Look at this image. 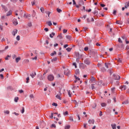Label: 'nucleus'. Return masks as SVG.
Returning <instances> with one entry per match:
<instances>
[{
	"mask_svg": "<svg viewBox=\"0 0 129 129\" xmlns=\"http://www.w3.org/2000/svg\"><path fill=\"white\" fill-rule=\"evenodd\" d=\"M118 42L120 43V44L118 45V48H120L121 49H124V45L122 43V41L120 38L118 39Z\"/></svg>",
	"mask_w": 129,
	"mask_h": 129,
	"instance_id": "1",
	"label": "nucleus"
},
{
	"mask_svg": "<svg viewBox=\"0 0 129 129\" xmlns=\"http://www.w3.org/2000/svg\"><path fill=\"white\" fill-rule=\"evenodd\" d=\"M113 77L115 80H119L120 79V76L116 74H113Z\"/></svg>",
	"mask_w": 129,
	"mask_h": 129,
	"instance_id": "2",
	"label": "nucleus"
},
{
	"mask_svg": "<svg viewBox=\"0 0 129 129\" xmlns=\"http://www.w3.org/2000/svg\"><path fill=\"white\" fill-rule=\"evenodd\" d=\"M47 79L49 81H53L54 80V76L49 75L47 77Z\"/></svg>",
	"mask_w": 129,
	"mask_h": 129,
	"instance_id": "3",
	"label": "nucleus"
},
{
	"mask_svg": "<svg viewBox=\"0 0 129 129\" xmlns=\"http://www.w3.org/2000/svg\"><path fill=\"white\" fill-rule=\"evenodd\" d=\"M84 63H85V64H86V65H90V60L89 58H86L84 61Z\"/></svg>",
	"mask_w": 129,
	"mask_h": 129,
	"instance_id": "4",
	"label": "nucleus"
},
{
	"mask_svg": "<svg viewBox=\"0 0 129 129\" xmlns=\"http://www.w3.org/2000/svg\"><path fill=\"white\" fill-rule=\"evenodd\" d=\"M61 96H62V93H61V91L59 92V93H58L56 96L55 97L57 98V99H59V100H61Z\"/></svg>",
	"mask_w": 129,
	"mask_h": 129,
	"instance_id": "5",
	"label": "nucleus"
},
{
	"mask_svg": "<svg viewBox=\"0 0 129 129\" xmlns=\"http://www.w3.org/2000/svg\"><path fill=\"white\" fill-rule=\"evenodd\" d=\"M64 74L65 75H67V76H68L69 75H70V71L69 70H65L64 71Z\"/></svg>",
	"mask_w": 129,
	"mask_h": 129,
	"instance_id": "6",
	"label": "nucleus"
},
{
	"mask_svg": "<svg viewBox=\"0 0 129 129\" xmlns=\"http://www.w3.org/2000/svg\"><path fill=\"white\" fill-rule=\"evenodd\" d=\"M86 67V66L82 63L80 64V68L81 69H85Z\"/></svg>",
	"mask_w": 129,
	"mask_h": 129,
	"instance_id": "7",
	"label": "nucleus"
},
{
	"mask_svg": "<svg viewBox=\"0 0 129 129\" xmlns=\"http://www.w3.org/2000/svg\"><path fill=\"white\" fill-rule=\"evenodd\" d=\"M96 10H98V9L95 8L94 12H93V14H94L95 16H97V15H98V11Z\"/></svg>",
	"mask_w": 129,
	"mask_h": 129,
	"instance_id": "8",
	"label": "nucleus"
},
{
	"mask_svg": "<svg viewBox=\"0 0 129 129\" xmlns=\"http://www.w3.org/2000/svg\"><path fill=\"white\" fill-rule=\"evenodd\" d=\"M119 89H121L122 91V90H125L126 89V86L124 85V86H121L119 87Z\"/></svg>",
	"mask_w": 129,
	"mask_h": 129,
	"instance_id": "9",
	"label": "nucleus"
},
{
	"mask_svg": "<svg viewBox=\"0 0 129 129\" xmlns=\"http://www.w3.org/2000/svg\"><path fill=\"white\" fill-rule=\"evenodd\" d=\"M18 33V30L17 29H14L12 32V35L13 36H16V34Z\"/></svg>",
	"mask_w": 129,
	"mask_h": 129,
	"instance_id": "10",
	"label": "nucleus"
},
{
	"mask_svg": "<svg viewBox=\"0 0 129 129\" xmlns=\"http://www.w3.org/2000/svg\"><path fill=\"white\" fill-rule=\"evenodd\" d=\"M94 119H89L88 122L90 124H94Z\"/></svg>",
	"mask_w": 129,
	"mask_h": 129,
	"instance_id": "11",
	"label": "nucleus"
},
{
	"mask_svg": "<svg viewBox=\"0 0 129 129\" xmlns=\"http://www.w3.org/2000/svg\"><path fill=\"white\" fill-rule=\"evenodd\" d=\"M1 7L4 9V11L8 12V8H7V7L5 6L4 5H2Z\"/></svg>",
	"mask_w": 129,
	"mask_h": 129,
	"instance_id": "12",
	"label": "nucleus"
},
{
	"mask_svg": "<svg viewBox=\"0 0 129 129\" xmlns=\"http://www.w3.org/2000/svg\"><path fill=\"white\" fill-rule=\"evenodd\" d=\"M13 24H14V25H15V26H17V25H18L19 24V23L18 22V20H17V19L14 20Z\"/></svg>",
	"mask_w": 129,
	"mask_h": 129,
	"instance_id": "13",
	"label": "nucleus"
},
{
	"mask_svg": "<svg viewBox=\"0 0 129 129\" xmlns=\"http://www.w3.org/2000/svg\"><path fill=\"white\" fill-rule=\"evenodd\" d=\"M13 13V11H12V10H10L7 13V16L9 17L10 16H11V15H12V14Z\"/></svg>",
	"mask_w": 129,
	"mask_h": 129,
	"instance_id": "14",
	"label": "nucleus"
},
{
	"mask_svg": "<svg viewBox=\"0 0 129 129\" xmlns=\"http://www.w3.org/2000/svg\"><path fill=\"white\" fill-rule=\"evenodd\" d=\"M36 72H33L32 73L30 76H31L32 78H34V77H35V76H36Z\"/></svg>",
	"mask_w": 129,
	"mask_h": 129,
	"instance_id": "15",
	"label": "nucleus"
},
{
	"mask_svg": "<svg viewBox=\"0 0 129 129\" xmlns=\"http://www.w3.org/2000/svg\"><path fill=\"white\" fill-rule=\"evenodd\" d=\"M111 126L112 127V128H113V129L116 128V124H111Z\"/></svg>",
	"mask_w": 129,
	"mask_h": 129,
	"instance_id": "16",
	"label": "nucleus"
},
{
	"mask_svg": "<svg viewBox=\"0 0 129 129\" xmlns=\"http://www.w3.org/2000/svg\"><path fill=\"white\" fill-rule=\"evenodd\" d=\"M110 65V63H105V67L108 69V67Z\"/></svg>",
	"mask_w": 129,
	"mask_h": 129,
	"instance_id": "17",
	"label": "nucleus"
},
{
	"mask_svg": "<svg viewBox=\"0 0 129 129\" xmlns=\"http://www.w3.org/2000/svg\"><path fill=\"white\" fill-rule=\"evenodd\" d=\"M54 36H55V33L52 32L51 34H49V37L50 38H54Z\"/></svg>",
	"mask_w": 129,
	"mask_h": 129,
	"instance_id": "18",
	"label": "nucleus"
},
{
	"mask_svg": "<svg viewBox=\"0 0 129 129\" xmlns=\"http://www.w3.org/2000/svg\"><path fill=\"white\" fill-rule=\"evenodd\" d=\"M24 18H31V15L30 14H29V15L24 14Z\"/></svg>",
	"mask_w": 129,
	"mask_h": 129,
	"instance_id": "19",
	"label": "nucleus"
},
{
	"mask_svg": "<svg viewBox=\"0 0 129 129\" xmlns=\"http://www.w3.org/2000/svg\"><path fill=\"white\" fill-rule=\"evenodd\" d=\"M116 24H117L118 25H122V22L120 21H116Z\"/></svg>",
	"mask_w": 129,
	"mask_h": 129,
	"instance_id": "20",
	"label": "nucleus"
},
{
	"mask_svg": "<svg viewBox=\"0 0 129 129\" xmlns=\"http://www.w3.org/2000/svg\"><path fill=\"white\" fill-rule=\"evenodd\" d=\"M58 60V58L57 57H54L52 59H51V62H56Z\"/></svg>",
	"mask_w": 129,
	"mask_h": 129,
	"instance_id": "21",
	"label": "nucleus"
},
{
	"mask_svg": "<svg viewBox=\"0 0 129 129\" xmlns=\"http://www.w3.org/2000/svg\"><path fill=\"white\" fill-rule=\"evenodd\" d=\"M101 70L102 72H106V70L105 68H104V67L101 68Z\"/></svg>",
	"mask_w": 129,
	"mask_h": 129,
	"instance_id": "22",
	"label": "nucleus"
},
{
	"mask_svg": "<svg viewBox=\"0 0 129 129\" xmlns=\"http://www.w3.org/2000/svg\"><path fill=\"white\" fill-rule=\"evenodd\" d=\"M21 60V58L19 57H17L16 58V63H18L19 62V61Z\"/></svg>",
	"mask_w": 129,
	"mask_h": 129,
	"instance_id": "23",
	"label": "nucleus"
},
{
	"mask_svg": "<svg viewBox=\"0 0 129 129\" xmlns=\"http://www.w3.org/2000/svg\"><path fill=\"white\" fill-rule=\"evenodd\" d=\"M90 81H91V82H94V81H95V78L93 77H91Z\"/></svg>",
	"mask_w": 129,
	"mask_h": 129,
	"instance_id": "24",
	"label": "nucleus"
},
{
	"mask_svg": "<svg viewBox=\"0 0 129 129\" xmlns=\"http://www.w3.org/2000/svg\"><path fill=\"white\" fill-rule=\"evenodd\" d=\"M122 104H128V101L127 100L123 101Z\"/></svg>",
	"mask_w": 129,
	"mask_h": 129,
	"instance_id": "25",
	"label": "nucleus"
},
{
	"mask_svg": "<svg viewBox=\"0 0 129 129\" xmlns=\"http://www.w3.org/2000/svg\"><path fill=\"white\" fill-rule=\"evenodd\" d=\"M66 37L67 38V39H68V40H71V36L70 35H67Z\"/></svg>",
	"mask_w": 129,
	"mask_h": 129,
	"instance_id": "26",
	"label": "nucleus"
},
{
	"mask_svg": "<svg viewBox=\"0 0 129 129\" xmlns=\"http://www.w3.org/2000/svg\"><path fill=\"white\" fill-rule=\"evenodd\" d=\"M23 62H24V63L27 64V63H29V59H24V61H23Z\"/></svg>",
	"mask_w": 129,
	"mask_h": 129,
	"instance_id": "27",
	"label": "nucleus"
},
{
	"mask_svg": "<svg viewBox=\"0 0 129 129\" xmlns=\"http://www.w3.org/2000/svg\"><path fill=\"white\" fill-rule=\"evenodd\" d=\"M126 5H125V9H127L129 7V2H126Z\"/></svg>",
	"mask_w": 129,
	"mask_h": 129,
	"instance_id": "28",
	"label": "nucleus"
},
{
	"mask_svg": "<svg viewBox=\"0 0 129 129\" xmlns=\"http://www.w3.org/2000/svg\"><path fill=\"white\" fill-rule=\"evenodd\" d=\"M19 100V97H16L14 99L15 102H18V101Z\"/></svg>",
	"mask_w": 129,
	"mask_h": 129,
	"instance_id": "29",
	"label": "nucleus"
},
{
	"mask_svg": "<svg viewBox=\"0 0 129 129\" xmlns=\"http://www.w3.org/2000/svg\"><path fill=\"white\" fill-rule=\"evenodd\" d=\"M47 25H48V26H49V27H51V26H52V22H51L50 21H48V22L47 23Z\"/></svg>",
	"mask_w": 129,
	"mask_h": 129,
	"instance_id": "30",
	"label": "nucleus"
},
{
	"mask_svg": "<svg viewBox=\"0 0 129 129\" xmlns=\"http://www.w3.org/2000/svg\"><path fill=\"white\" fill-rule=\"evenodd\" d=\"M56 11L57 12V13H62V10L59 9V8H57L56 9Z\"/></svg>",
	"mask_w": 129,
	"mask_h": 129,
	"instance_id": "31",
	"label": "nucleus"
},
{
	"mask_svg": "<svg viewBox=\"0 0 129 129\" xmlns=\"http://www.w3.org/2000/svg\"><path fill=\"white\" fill-rule=\"evenodd\" d=\"M101 105L102 107H105V106H106V104L105 103H102Z\"/></svg>",
	"mask_w": 129,
	"mask_h": 129,
	"instance_id": "32",
	"label": "nucleus"
},
{
	"mask_svg": "<svg viewBox=\"0 0 129 129\" xmlns=\"http://www.w3.org/2000/svg\"><path fill=\"white\" fill-rule=\"evenodd\" d=\"M67 51H68V52H70V51H71V50H72V48H70V47H68L66 48Z\"/></svg>",
	"mask_w": 129,
	"mask_h": 129,
	"instance_id": "33",
	"label": "nucleus"
},
{
	"mask_svg": "<svg viewBox=\"0 0 129 129\" xmlns=\"http://www.w3.org/2000/svg\"><path fill=\"white\" fill-rule=\"evenodd\" d=\"M11 55H8L7 56V57H5V60H9V58H11Z\"/></svg>",
	"mask_w": 129,
	"mask_h": 129,
	"instance_id": "34",
	"label": "nucleus"
},
{
	"mask_svg": "<svg viewBox=\"0 0 129 129\" xmlns=\"http://www.w3.org/2000/svg\"><path fill=\"white\" fill-rule=\"evenodd\" d=\"M46 14H47L48 15V18H50V15L51 14V13L49 11H46L45 12Z\"/></svg>",
	"mask_w": 129,
	"mask_h": 129,
	"instance_id": "35",
	"label": "nucleus"
},
{
	"mask_svg": "<svg viewBox=\"0 0 129 129\" xmlns=\"http://www.w3.org/2000/svg\"><path fill=\"white\" fill-rule=\"evenodd\" d=\"M40 11H41V13H44L45 12V10L44 9L43 7H41L40 8Z\"/></svg>",
	"mask_w": 129,
	"mask_h": 129,
	"instance_id": "36",
	"label": "nucleus"
},
{
	"mask_svg": "<svg viewBox=\"0 0 129 129\" xmlns=\"http://www.w3.org/2000/svg\"><path fill=\"white\" fill-rule=\"evenodd\" d=\"M117 61L119 63H122V60L121 59V58H118V60H117Z\"/></svg>",
	"mask_w": 129,
	"mask_h": 129,
	"instance_id": "37",
	"label": "nucleus"
},
{
	"mask_svg": "<svg viewBox=\"0 0 129 129\" xmlns=\"http://www.w3.org/2000/svg\"><path fill=\"white\" fill-rule=\"evenodd\" d=\"M80 73L79 70H76V75H78Z\"/></svg>",
	"mask_w": 129,
	"mask_h": 129,
	"instance_id": "38",
	"label": "nucleus"
},
{
	"mask_svg": "<svg viewBox=\"0 0 129 129\" xmlns=\"http://www.w3.org/2000/svg\"><path fill=\"white\" fill-rule=\"evenodd\" d=\"M65 129H69L70 128V125H68L64 127Z\"/></svg>",
	"mask_w": 129,
	"mask_h": 129,
	"instance_id": "39",
	"label": "nucleus"
},
{
	"mask_svg": "<svg viewBox=\"0 0 129 129\" xmlns=\"http://www.w3.org/2000/svg\"><path fill=\"white\" fill-rule=\"evenodd\" d=\"M57 37H59L60 39H63V36H62V33H60Z\"/></svg>",
	"mask_w": 129,
	"mask_h": 129,
	"instance_id": "40",
	"label": "nucleus"
},
{
	"mask_svg": "<svg viewBox=\"0 0 129 129\" xmlns=\"http://www.w3.org/2000/svg\"><path fill=\"white\" fill-rule=\"evenodd\" d=\"M75 55L76 57H79V55H80L79 52H76Z\"/></svg>",
	"mask_w": 129,
	"mask_h": 129,
	"instance_id": "41",
	"label": "nucleus"
},
{
	"mask_svg": "<svg viewBox=\"0 0 129 129\" xmlns=\"http://www.w3.org/2000/svg\"><path fill=\"white\" fill-rule=\"evenodd\" d=\"M52 105H53V106H58V104L56 103H53Z\"/></svg>",
	"mask_w": 129,
	"mask_h": 129,
	"instance_id": "42",
	"label": "nucleus"
},
{
	"mask_svg": "<svg viewBox=\"0 0 129 129\" xmlns=\"http://www.w3.org/2000/svg\"><path fill=\"white\" fill-rule=\"evenodd\" d=\"M73 66H75V68H77V64H76V62H73Z\"/></svg>",
	"mask_w": 129,
	"mask_h": 129,
	"instance_id": "43",
	"label": "nucleus"
},
{
	"mask_svg": "<svg viewBox=\"0 0 129 129\" xmlns=\"http://www.w3.org/2000/svg\"><path fill=\"white\" fill-rule=\"evenodd\" d=\"M108 71H109L110 75H111L112 74V69H109V70H108Z\"/></svg>",
	"mask_w": 129,
	"mask_h": 129,
	"instance_id": "44",
	"label": "nucleus"
},
{
	"mask_svg": "<svg viewBox=\"0 0 129 129\" xmlns=\"http://www.w3.org/2000/svg\"><path fill=\"white\" fill-rule=\"evenodd\" d=\"M27 26L28 27H32V23L31 22H29L28 24H27Z\"/></svg>",
	"mask_w": 129,
	"mask_h": 129,
	"instance_id": "45",
	"label": "nucleus"
},
{
	"mask_svg": "<svg viewBox=\"0 0 129 129\" xmlns=\"http://www.w3.org/2000/svg\"><path fill=\"white\" fill-rule=\"evenodd\" d=\"M91 88H92V90H93V89H94L95 88V87H94V84L91 85Z\"/></svg>",
	"mask_w": 129,
	"mask_h": 129,
	"instance_id": "46",
	"label": "nucleus"
},
{
	"mask_svg": "<svg viewBox=\"0 0 129 129\" xmlns=\"http://www.w3.org/2000/svg\"><path fill=\"white\" fill-rule=\"evenodd\" d=\"M25 112V108L23 107L22 110H21V113H24Z\"/></svg>",
	"mask_w": 129,
	"mask_h": 129,
	"instance_id": "47",
	"label": "nucleus"
},
{
	"mask_svg": "<svg viewBox=\"0 0 129 129\" xmlns=\"http://www.w3.org/2000/svg\"><path fill=\"white\" fill-rule=\"evenodd\" d=\"M68 111H66V112H63V115H68Z\"/></svg>",
	"mask_w": 129,
	"mask_h": 129,
	"instance_id": "48",
	"label": "nucleus"
},
{
	"mask_svg": "<svg viewBox=\"0 0 129 129\" xmlns=\"http://www.w3.org/2000/svg\"><path fill=\"white\" fill-rule=\"evenodd\" d=\"M70 120L72 121H74V120H73V117L72 116L70 117Z\"/></svg>",
	"mask_w": 129,
	"mask_h": 129,
	"instance_id": "49",
	"label": "nucleus"
},
{
	"mask_svg": "<svg viewBox=\"0 0 129 129\" xmlns=\"http://www.w3.org/2000/svg\"><path fill=\"white\" fill-rule=\"evenodd\" d=\"M16 40H17V41H20V36L18 35L16 37Z\"/></svg>",
	"mask_w": 129,
	"mask_h": 129,
	"instance_id": "50",
	"label": "nucleus"
},
{
	"mask_svg": "<svg viewBox=\"0 0 129 129\" xmlns=\"http://www.w3.org/2000/svg\"><path fill=\"white\" fill-rule=\"evenodd\" d=\"M67 30H66V29H63V34H66L67 33Z\"/></svg>",
	"mask_w": 129,
	"mask_h": 129,
	"instance_id": "51",
	"label": "nucleus"
},
{
	"mask_svg": "<svg viewBox=\"0 0 129 129\" xmlns=\"http://www.w3.org/2000/svg\"><path fill=\"white\" fill-rule=\"evenodd\" d=\"M51 127H56V125H55V124H51V125L50 126Z\"/></svg>",
	"mask_w": 129,
	"mask_h": 129,
	"instance_id": "52",
	"label": "nucleus"
},
{
	"mask_svg": "<svg viewBox=\"0 0 129 129\" xmlns=\"http://www.w3.org/2000/svg\"><path fill=\"white\" fill-rule=\"evenodd\" d=\"M29 80H30V78L27 77L26 78V83H28L29 82Z\"/></svg>",
	"mask_w": 129,
	"mask_h": 129,
	"instance_id": "53",
	"label": "nucleus"
},
{
	"mask_svg": "<svg viewBox=\"0 0 129 129\" xmlns=\"http://www.w3.org/2000/svg\"><path fill=\"white\" fill-rule=\"evenodd\" d=\"M116 10H114L113 12V15H116Z\"/></svg>",
	"mask_w": 129,
	"mask_h": 129,
	"instance_id": "54",
	"label": "nucleus"
},
{
	"mask_svg": "<svg viewBox=\"0 0 129 129\" xmlns=\"http://www.w3.org/2000/svg\"><path fill=\"white\" fill-rule=\"evenodd\" d=\"M5 113H6V114H10V111H5Z\"/></svg>",
	"mask_w": 129,
	"mask_h": 129,
	"instance_id": "55",
	"label": "nucleus"
},
{
	"mask_svg": "<svg viewBox=\"0 0 129 129\" xmlns=\"http://www.w3.org/2000/svg\"><path fill=\"white\" fill-rule=\"evenodd\" d=\"M30 98H34V95L33 94H31L29 96Z\"/></svg>",
	"mask_w": 129,
	"mask_h": 129,
	"instance_id": "56",
	"label": "nucleus"
},
{
	"mask_svg": "<svg viewBox=\"0 0 129 129\" xmlns=\"http://www.w3.org/2000/svg\"><path fill=\"white\" fill-rule=\"evenodd\" d=\"M11 2H12V3H17L18 0H11Z\"/></svg>",
	"mask_w": 129,
	"mask_h": 129,
	"instance_id": "57",
	"label": "nucleus"
},
{
	"mask_svg": "<svg viewBox=\"0 0 129 129\" xmlns=\"http://www.w3.org/2000/svg\"><path fill=\"white\" fill-rule=\"evenodd\" d=\"M75 77L76 80H78L79 81L80 80V78L76 77V76H75Z\"/></svg>",
	"mask_w": 129,
	"mask_h": 129,
	"instance_id": "58",
	"label": "nucleus"
},
{
	"mask_svg": "<svg viewBox=\"0 0 129 129\" xmlns=\"http://www.w3.org/2000/svg\"><path fill=\"white\" fill-rule=\"evenodd\" d=\"M0 77H1V79H4V75L1 74Z\"/></svg>",
	"mask_w": 129,
	"mask_h": 129,
	"instance_id": "59",
	"label": "nucleus"
},
{
	"mask_svg": "<svg viewBox=\"0 0 129 129\" xmlns=\"http://www.w3.org/2000/svg\"><path fill=\"white\" fill-rule=\"evenodd\" d=\"M77 116L78 117V120H80V116H79V114H77Z\"/></svg>",
	"mask_w": 129,
	"mask_h": 129,
	"instance_id": "60",
	"label": "nucleus"
},
{
	"mask_svg": "<svg viewBox=\"0 0 129 129\" xmlns=\"http://www.w3.org/2000/svg\"><path fill=\"white\" fill-rule=\"evenodd\" d=\"M37 56H36L32 58V60H37Z\"/></svg>",
	"mask_w": 129,
	"mask_h": 129,
	"instance_id": "61",
	"label": "nucleus"
},
{
	"mask_svg": "<svg viewBox=\"0 0 129 129\" xmlns=\"http://www.w3.org/2000/svg\"><path fill=\"white\" fill-rule=\"evenodd\" d=\"M53 113H51V116H50L49 117L51 119L53 118Z\"/></svg>",
	"mask_w": 129,
	"mask_h": 129,
	"instance_id": "62",
	"label": "nucleus"
},
{
	"mask_svg": "<svg viewBox=\"0 0 129 129\" xmlns=\"http://www.w3.org/2000/svg\"><path fill=\"white\" fill-rule=\"evenodd\" d=\"M88 50V47H86L84 48V50L85 51H87Z\"/></svg>",
	"mask_w": 129,
	"mask_h": 129,
	"instance_id": "63",
	"label": "nucleus"
},
{
	"mask_svg": "<svg viewBox=\"0 0 129 129\" xmlns=\"http://www.w3.org/2000/svg\"><path fill=\"white\" fill-rule=\"evenodd\" d=\"M126 24H129V18H127L126 21Z\"/></svg>",
	"mask_w": 129,
	"mask_h": 129,
	"instance_id": "64",
	"label": "nucleus"
}]
</instances>
